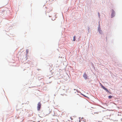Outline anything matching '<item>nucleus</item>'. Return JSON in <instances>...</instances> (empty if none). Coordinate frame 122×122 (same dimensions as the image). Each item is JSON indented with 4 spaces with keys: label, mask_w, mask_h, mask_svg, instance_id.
<instances>
[{
    "label": "nucleus",
    "mask_w": 122,
    "mask_h": 122,
    "mask_svg": "<svg viewBox=\"0 0 122 122\" xmlns=\"http://www.w3.org/2000/svg\"><path fill=\"white\" fill-rule=\"evenodd\" d=\"M41 104L40 102H39L37 104V109L38 111H39L41 107Z\"/></svg>",
    "instance_id": "nucleus-1"
},
{
    "label": "nucleus",
    "mask_w": 122,
    "mask_h": 122,
    "mask_svg": "<svg viewBox=\"0 0 122 122\" xmlns=\"http://www.w3.org/2000/svg\"><path fill=\"white\" fill-rule=\"evenodd\" d=\"M85 122L86 120L84 118H80L79 122Z\"/></svg>",
    "instance_id": "nucleus-2"
},
{
    "label": "nucleus",
    "mask_w": 122,
    "mask_h": 122,
    "mask_svg": "<svg viewBox=\"0 0 122 122\" xmlns=\"http://www.w3.org/2000/svg\"><path fill=\"white\" fill-rule=\"evenodd\" d=\"M83 77L85 79H87V75H86L85 73L83 75Z\"/></svg>",
    "instance_id": "nucleus-3"
},
{
    "label": "nucleus",
    "mask_w": 122,
    "mask_h": 122,
    "mask_svg": "<svg viewBox=\"0 0 122 122\" xmlns=\"http://www.w3.org/2000/svg\"><path fill=\"white\" fill-rule=\"evenodd\" d=\"M112 17H113L114 16V11L113 10H112Z\"/></svg>",
    "instance_id": "nucleus-4"
},
{
    "label": "nucleus",
    "mask_w": 122,
    "mask_h": 122,
    "mask_svg": "<svg viewBox=\"0 0 122 122\" xmlns=\"http://www.w3.org/2000/svg\"><path fill=\"white\" fill-rule=\"evenodd\" d=\"M75 36H74L73 37V41H75L76 40Z\"/></svg>",
    "instance_id": "nucleus-5"
},
{
    "label": "nucleus",
    "mask_w": 122,
    "mask_h": 122,
    "mask_svg": "<svg viewBox=\"0 0 122 122\" xmlns=\"http://www.w3.org/2000/svg\"><path fill=\"white\" fill-rule=\"evenodd\" d=\"M105 90H106V91H107V92H109V91H108V90H107V88H105V89H104Z\"/></svg>",
    "instance_id": "nucleus-6"
},
{
    "label": "nucleus",
    "mask_w": 122,
    "mask_h": 122,
    "mask_svg": "<svg viewBox=\"0 0 122 122\" xmlns=\"http://www.w3.org/2000/svg\"><path fill=\"white\" fill-rule=\"evenodd\" d=\"M112 96H109L108 97V98H112Z\"/></svg>",
    "instance_id": "nucleus-7"
},
{
    "label": "nucleus",
    "mask_w": 122,
    "mask_h": 122,
    "mask_svg": "<svg viewBox=\"0 0 122 122\" xmlns=\"http://www.w3.org/2000/svg\"><path fill=\"white\" fill-rule=\"evenodd\" d=\"M102 88L103 89H105V88H106L104 86H102Z\"/></svg>",
    "instance_id": "nucleus-8"
}]
</instances>
